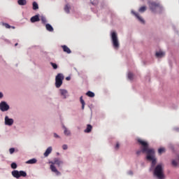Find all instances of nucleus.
Segmentation results:
<instances>
[{
    "label": "nucleus",
    "mask_w": 179,
    "mask_h": 179,
    "mask_svg": "<svg viewBox=\"0 0 179 179\" xmlns=\"http://www.w3.org/2000/svg\"><path fill=\"white\" fill-rule=\"evenodd\" d=\"M138 145H142V153H146V159L152 162V166H155L157 164L156 159L155 158V150L149 149V144L142 139H138Z\"/></svg>",
    "instance_id": "1"
},
{
    "label": "nucleus",
    "mask_w": 179,
    "mask_h": 179,
    "mask_svg": "<svg viewBox=\"0 0 179 179\" xmlns=\"http://www.w3.org/2000/svg\"><path fill=\"white\" fill-rule=\"evenodd\" d=\"M154 176L158 179H165L164 168L162 164L157 165L154 170Z\"/></svg>",
    "instance_id": "2"
},
{
    "label": "nucleus",
    "mask_w": 179,
    "mask_h": 179,
    "mask_svg": "<svg viewBox=\"0 0 179 179\" xmlns=\"http://www.w3.org/2000/svg\"><path fill=\"white\" fill-rule=\"evenodd\" d=\"M111 38H112V44L113 45V48L116 50H118L120 48V43H119L117 34L115 31L112 32Z\"/></svg>",
    "instance_id": "3"
},
{
    "label": "nucleus",
    "mask_w": 179,
    "mask_h": 179,
    "mask_svg": "<svg viewBox=\"0 0 179 179\" xmlns=\"http://www.w3.org/2000/svg\"><path fill=\"white\" fill-rule=\"evenodd\" d=\"M148 6H149L150 10L152 13H155L157 9L162 8L161 4L159 3H156L155 1H149Z\"/></svg>",
    "instance_id": "4"
},
{
    "label": "nucleus",
    "mask_w": 179,
    "mask_h": 179,
    "mask_svg": "<svg viewBox=\"0 0 179 179\" xmlns=\"http://www.w3.org/2000/svg\"><path fill=\"white\" fill-rule=\"evenodd\" d=\"M64 79V77L63 74H62L61 73H59V74H57L55 78L56 87L59 88L62 86V85L63 84Z\"/></svg>",
    "instance_id": "5"
},
{
    "label": "nucleus",
    "mask_w": 179,
    "mask_h": 179,
    "mask_svg": "<svg viewBox=\"0 0 179 179\" xmlns=\"http://www.w3.org/2000/svg\"><path fill=\"white\" fill-rule=\"evenodd\" d=\"M10 108L9 105H8V103H6V102H5L4 101H3L2 102H1L0 103V110L2 112H6L8 111Z\"/></svg>",
    "instance_id": "6"
},
{
    "label": "nucleus",
    "mask_w": 179,
    "mask_h": 179,
    "mask_svg": "<svg viewBox=\"0 0 179 179\" xmlns=\"http://www.w3.org/2000/svg\"><path fill=\"white\" fill-rule=\"evenodd\" d=\"M131 13L138 20V21L140 22H141L142 24H145V20H143V18L142 17H141L139 15V14L138 13H136L132 10Z\"/></svg>",
    "instance_id": "7"
},
{
    "label": "nucleus",
    "mask_w": 179,
    "mask_h": 179,
    "mask_svg": "<svg viewBox=\"0 0 179 179\" xmlns=\"http://www.w3.org/2000/svg\"><path fill=\"white\" fill-rule=\"evenodd\" d=\"M13 122L14 121L13 119H9L8 116L5 117V124L6 125L11 126L13 124Z\"/></svg>",
    "instance_id": "8"
},
{
    "label": "nucleus",
    "mask_w": 179,
    "mask_h": 179,
    "mask_svg": "<svg viewBox=\"0 0 179 179\" xmlns=\"http://www.w3.org/2000/svg\"><path fill=\"white\" fill-rule=\"evenodd\" d=\"M62 48H63V50L64 52H66L67 54L71 53V49L66 45H62Z\"/></svg>",
    "instance_id": "9"
},
{
    "label": "nucleus",
    "mask_w": 179,
    "mask_h": 179,
    "mask_svg": "<svg viewBox=\"0 0 179 179\" xmlns=\"http://www.w3.org/2000/svg\"><path fill=\"white\" fill-rule=\"evenodd\" d=\"M165 56L164 52H162V50H159V52H156L155 57L157 58H162Z\"/></svg>",
    "instance_id": "10"
},
{
    "label": "nucleus",
    "mask_w": 179,
    "mask_h": 179,
    "mask_svg": "<svg viewBox=\"0 0 179 179\" xmlns=\"http://www.w3.org/2000/svg\"><path fill=\"white\" fill-rule=\"evenodd\" d=\"M50 169L52 172L55 173L57 174V176H60L61 173L59 171H57V169H56V167L55 166V164H52L50 166Z\"/></svg>",
    "instance_id": "11"
},
{
    "label": "nucleus",
    "mask_w": 179,
    "mask_h": 179,
    "mask_svg": "<svg viewBox=\"0 0 179 179\" xmlns=\"http://www.w3.org/2000/svg\"><path fill=\"white\" fill-rule=\"evenodd\" d=\"M39 21H40V18H39L38 15H36L31 17V22L32 23L37 22H39Z\"/></svg>",
    "instance_id": "12"
},
{
    "label": "nucleus",
    "mask_w": 179,
    "mask_h": 179,
    "mask_svg": "<svg viewBox=\"0 0 179 179\" xmlns=\"http://www.w3.org/2000/svg\"><path fill=\"white\" fill-rule=\"evenodd\" d=\"M52 164H54V165L56 164V165H57L59 167H60V166L63 164V162L61 161V160L59 159H56L55 160V162H52Z\"/></svg>",
    "instance_id": "13"
},
{
    "label": "nucleus",
    "mask_w": 179,
    "mask_h": 179,
    "mask_svg": "<svg viewBox=\"0 0 179 179\" xmlns=\"http://www.w3.org/2000/svg\"><path fill=\"white\" fill-rule=\"evenodd\" d=\"M52 147H49V148L47 149V150L45 151V152L44 153V156H45V157H48L49 155L52 152Z\"/></svg>",
    "instance_id": "14"
},
{
    "label": "nucleus",
    "mask_w": 179,
    "mask_h": 179,
    "mask_svg": "<svg viewBox=\"0 0 179 179\" xmlns=\"http://www.w3.org/2000/svg\"><path fill=\"white\" fill-rule=\"evenodd\" d=\"M12 175H13V177H15L16 178H20V171H13L12 172Z\"/></svg>",
    "instance_id": "15"
},
{
    "label": "nucleus",
    "mask_w": 179,
    "mask_h": 179,
    "mask_svg": "<svg viewBox=\"0 0 179 179\" xmlns=\"http://www.w3.org/2000/svg\"><path fill=\"white\" fill-rule=\"evenodd\" d=\"M62 96H64V99H66L68 91L66 90H60Z\"/></svg>",
    "instance_id": "16"
},
{
    "label": "nucleus",
    "mask_w": 179,
    "mask_h": 179,
    "mask_svg": "<svg viewBox=\"0 0 179 179\" xmlns=\"http://www.w3.org/2000/svg\"><path fill=\"white\" fill-rule=\"evenodd\" d=\"M80 102L81 103V105H82L81 108L83 110H84L85 109V102L83 96H80Z\"/></svg>",
    "instance_id": "17"
},
{
    "label": "nucleus",
    "mask_w": 179,
    "mask_h": 179,
    "mask_svg": "<svg viewBox=\"0 0 179 179\" xmlns=\"http://www.w3.org/2000/svg\"><path fill=\"white\" fill-rule=\"evenodd\" d=\"M92 127L90 124L87 125V129L84 130L85 133H90L92 131Z\"/></svg>",
    "instance_id": "18"
},
{
    "label": "nucleus",
    "mask_w": 179,
    "mask_h": 179,
    "mask_svg": "<svg viewBox=\"0 0 179 179\" xmlns=\"http://www.w3.org/2000/svg\"><path fill=\"white\" fill-rule=\"evenodd\" d=\"M46 29H47L48 31H50V32H52V31H54L53 27H52V25L50 24H46Z\"/></svg>",
    "instance_id": "19"
},
{
    "label": "nucleus",
    "mask_w": 179,
    "mask_h": 179,
    "mask_svg": "<svg viewBox=\"0 0 179 179\" xmlns=\"http://www.w3.org/2000/svg\"><path fill=\"white\" fill-rule=\"evenodd\" d=\"M17 3L20 6H25L27 5V1L26 0H18Z\"/></svg>",
    "instance_id": "20"
},
{
    "label": "nucleus",
    "mask_w": 179,
    "mask_h": 179,
    "mask_svg": "<svg viewBox=\"0 0 179 179\" xmlns=\"http://www.w3.org/2000/svg\"><path fill=\"white\" fill-rule=\"evenodd\" d=\"M147 10V7L145 6H141L138 9L139 13H144Z\"/></svg>",
    "instance_id": "21"
},
{
    "label": "nucleus",
    "mask_w": 179,
    "mask_h": 179,
    "mask_svg": "<svg viewBox=\"0 0 179 179\" xmlns=\"http://www.w3.org/2000/svg\"><path fill=\"white\" fill-rule=\"evenodd\" d=\"M37 162V160L36 159H30L29 161H27L26 162V164H36Z\"/></svg>",
    "instance_id": "22"
},
{
    "label": "nucleus",
    "mask_w": 179,
    "mask_h": 179,
    "mask_svg": "<svg viewBox=\"0 0 179 179\" xmlns=\"http://www.w3.org/2000/svg\"><path fill=\"white\" fill-rule=\"evenodd\" d=\"M87 96H88L89 97H94L95 94L94 92H92V91H88V92H87V94H85Z\"/></svg>",
    "instance_id": "23"
},
{
    "label": "nucleus",
    "mask_w": 179,
    "mask_h": 179,
    "mask_svg": "<svg viewBox=\"0 0 179 179\" xmlns=\"http://www.w3.org/2000/svg\"><path fill=\"white\" fill-rule=\"evenodd\" d=\"M33 9H34V10L38 9V4L36 1H34V2H33Z\"/></svg>",
    "instance_id": "24"
},
{
    "label": "nucleus",
    "mask_w": 179,
    "mask_h": 179,
    "mask_svg": "<svg viewBox=\"0 0 179 179\" xmlns=\"http://www.w3.org/2000/svg\"><path fill=\"white\" fill-rule=\"evenodd\" d=\"M127 77H128V79L129 80H132L134 79V74H133V73H128Z\"/></svg>",
    "instance_id": "25"
},
{
    "label": "nucleus",
    "mask_w": 179,
    "mask_h": 179,
    "mask_svg": "<svg viewBox=\"0 0 179 179\" xmlns=\"http://www.w3.org/2000/svg\"><path fill=\"white\" fill-rule=\"evenodd\" d=\"M166 152V150H165V148H162L158 149V153H159V155H162V153H164V152Z\"/></svg>",
    "instance_id": "26"
},
{
    "label": "nucleus",
    "mask_w": 179,
    "mask_h": 179,
    "mask_svg": "<svg viewBox=\"0 0 179 179\" xmlns=\"http://www.w3.org/2000/svg\"><path fill=\"white\" fill-rule=\"evenodd\" d=\"M64 10L66 11V13H69L70 12V7L68 4L66 5L65 8H64Z\"/></svg>",
    "instance_id": "27"
},
{
    "label": "nucleus",
    "mask_w": 179,
    "mask_h": 179,
    "mask_svg": "<svg viewBox=\"0 0 179 179\" xmlns=\"http://www.w3.org/2000/svg\"><path fill=\"white\" fill-rule=\"evenodd\" d=\"M22 176V177H26L27 176V173L23 171H20V178Z\"/></svg>",
    "instance_id": "28"
},
{
    "label": "nucleus",
    "mask_w": 179,
    "mask_h": 179,
    "mask_svg": "<svg viewBox=\"0 0 179 179\" xmlns=\"http://www.w3.org/2000/svg\"><path fill=\"white\" fill-rule=\"evenodd\" d=\"M41 21H42L43 24H46V22H47L46 17L44 16H42Z\"/></svg>",
    "instance_id": "29"
},
{
    "label": "nucleus",
    "mask_w": 179,
    "mask_h": 179,
    "mask_svg": "<svg viewBox=\"0 0 179 179\" xmlns=\"http://www.w3.org/2000/svg\"><path fill=\"white\" fill-rule=\"evenodd\" d=\"M171 164L173 166H175V167L178 166V162L176 160H173L171 162Z\"/></svg>",
    "instance_id": "30"
},
{
    "label": "nucleus",
    "mask_w": 179,
    "mask_h": 179,
    "mask_svg": "<svg viewBox=\"0 0 179 179\" xmlns=\"http://www.w3.org/2000/svg\"><path fill=\"white\" fill-rule=\"evenodd\" d=\"M3 25L6 27V29H10V25L8 23L3 22Z\"/></svg>",
    "instance_id": "31"
},
{
    "label": "nucleus",
    "mask_w": 179,
    "mask_h": 179,
    "mask_svg": "<svg viewBox=\"0 0 179 179\" xmlns=\"http://www.w3.org/2000/svg\"><path fill=\"white\" fill-rule=\"evenodd\" d=\"M64 134L66 136H69L71 134L70 131L66 127L64 128Z\"/></svg>",
    "instance_id": "32"
},
{
    "label": "nucleus",
    "mask_w": 179,
    "mask_h": 179,
    "mask_svg": "<svg viewBox=\"0 0 179 179\" xmlns=\"http://www.w3.org/2000/svg\"><path fill=\"white\" fill-rule=\"evenodd\" d=\"M50 64L52 65L54 69H57L58 68V66L57 64H56V63H50Z\"/></svg>",
    "instance_id": "33"
},
{
    "label": "nucleus",
    "mask_w": 179,
    "mask_h": 179,
    "mask_svg": "<svg viewBox=\"0 0 179 179\" xmlns=\"http://www.w3.org/2000/svg\"><path fill=\"white\" fill-rule=\"evenodd\" d=\"M141 150L136 151V155H140L141 154V152H143V146H142V145H141Z\"/></svg>",
    "instance_id": "34"
},
{
    "label": "nucleus",
    "mask_w": 179,
    "mask_h": 179,
    "mask_svg": "<svg viewBox=\"0 0 179 179\" xmlns=\"http://www.w3.org/2000/svg\"><path fill=\"white\" fill-rule=\"evenodd\" d=\"M11 168L13 169H17V164L15 163H13L11 164Z\"/></svg>",
    "instance_id": "35"
},
{
    "label": "nucleus",
    "mask_w": 179,
    "mask_h": 179,
    "mask_svg": "<svg viewBox=\"0 0 179 179\" xmlns=\"http://www.w3.org/2000/svg\"><path fill=\"white\" fill-rule=\"evenodd\" d=\"M120 148V144L117 143H116V146L115 147V149L118 150Z\"/></svg>",
    "instance_id": "36"
},
{
    "label": "nucleus",
    "mask_w": 179,
    "mask_h": 179,
    "mask_svg": "<svg viewBox=\"0 0 179 179\" xmlns=\"http://www.w3.org/2000/svg\"><path fill=\"white\" fill-rule=\"evenodd\" d=\"M9 151H10V154H13V153L15 152V149H14V148H10V149L9 150Z\"/></svg>",
    "instance_id": "37"
},
{
    "label": "nucleus",
    "mask_w": 179,
    "mask_h": 179,
    "mask_svg": "<svg viewBox=\"0 0 179 179\" xmlns=\"http://www.w3.org/2000/svg\"><path fill=\"white\" fill-rule=\"evenodd\" d=\"M62 148H63L64 150H66L68 149V146H67L66 145H64L62 146Z\"/></svg>",
    "instance_id": "38"
},
{
    "label": "nucleus",
    "mask_w": 179,
    "mask_h": 179,
    "mask_svg": "<svg viewBox=\"0 0 179 179\" xmlns=\"http://www.w3.org/2000/svg\"><path fill=\"white\" fill-rule=\"evenodd\" d=\"M3 96V95L2 92H0V99H2Z\"/></svg>",
    "instance_id": "39"
},
{
    "label": "nucleus",
    "mask_w": 179,
    "mask_h": 179,
    "mask_svg": "<svg viewBox=\"0 0 179 179\" xmlns=\"http://www.w3.org/2000/svg\"><path fill=\"white\" fill-rule=\"evenodd\" d=\"M54 136H55V138H59V136H58L57 134H54Z\"/></svg>",
    "instance_id": "40"
},
{
    "label": "nucleus",
    "mask_w": 179,
    "mask_h": 179,
    "mask_svg": "<svg viewBox=\"0 0 179 179\" xmlns=\"http://www.w3.org/2000/svg\"><path fill=\"white\" fill-rule=\"evenodd\" d=\"M66 80H71V77H66Z\"/></svg>",
    "instance_id": "41"
},
{
    "label": "nucleus",
    "mask_w": 179,
    "mask_h": 179,
    "mask_svg": "<svg viewBox=\"0 0 179 179\" xmlns=\"http://www.w3.org/2000/svg\"><path fill=\"white\" fill-rule=\"evenodd\" d=\"M129 174L133 175V172L132 171H129Z\"/></svg>",
    "instance_id": "42"
},
{
    "label": "nucleus",
    "mask_w": 179,
    "mask_h": 179,
    "mask_svg": "<svg viewBox=\"0 0 179 179\" xmlns=\"http://www.w3.org/2000/svg\"><path fill=\"white\" fill-rule=\"evenodd\" d=\"M17 45H18V43H15V46H17Z\"/></svg>",
    "instance_id": "43"
},
{
    "label": "nucleus",
    "mask_w": 179,
    "mask_h": 179,
    "mask_svg": "<svg viewBox=\"0 0 179 179\" xmlns=\"http://www.w3.org/2000/svg\"><path fill=\"white\" fill-rule=\"evenodd\" d=\"M178 160H179V157H178Z\"/></svg>",
    "instance_id": "44"
}]
</instances>
